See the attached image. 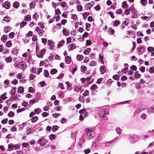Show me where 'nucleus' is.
I'll return each mask as SVG.
<instances>
[{
  "label": "nucleus",
  "mask_w": 154,
  "mask_h": 154,
  "mask_svg": "<svg viewBox=\"0 0 154 154\" xmlns=\"http://www.w3.org/2000/svg\"><path fill=\"white\" fill-rule=\"evenodd\" d=\"M120 23L119 21L117 20H115L114 22V25L115 26H117Z\"/></svg>",
  "instance_id": "680f3d73"
},
{
  "label": "nucleus",
  "mask_w": 154,
  "mask_h": 154,
  "mask_svg": "<svg viewBox=\"0 0 154 154\" xmlns=\"http://www.w3.org/2000/svg\"><path fill=\"white\" fill-rule=\"evenodd\" d=\"M27 24V22L25 21H23L20 24V28H23Z\"/></svg>",
  "instance_id": "473e14b6"
},
{
  "label": "nucleus",
  "mask_w": 154,
  "mask_h": 154,
  "mask_svg": "<svg viewBox=\"0 0 154 154\" xmlns=\"http://www.w3.org/2000/svg\"><path fill=\"white\" fill-rule=\"evenodd\" d=\"M145 67L143 66H141L139 70L142 72H144L145 71Z\"/></svg>",
  "instance_id": "69168bd1"
},
{
  "label": "nucleus",
  "mask_w": 154,
  "mask_h": 154,
  "mask_svg": "<svg viewBox=\"0 0 154 154\" xmlns=\"http://www.w3.org/2000/svg\"><path fill=\"white\" fill-rule=\"evenodd\" d=\"M91 51V49L90 48H88L84 51V53L85 54H88Z\"/></svg>",
  "instance_id": "4468645a"
},
{
  "label": "nucleus",
  "mask_w": 154,
  "mask_h": 154,
  "mask_svg": "<svg viewBox=\"0 0 154 154\" xmlns=\"http://www.w3.org/2000/svg\"><path fill=\"white\" fill-rule=\"evenodd\" d=\"M7 38V37L5 35H3L1 38V40L2 42H5L6 41Z\"/></svg>",
  "instance_id": "58836bf2"
},
{
  "label": "nucleus",
  "mask_w": 154,
  "mask_h": 154,
  "mask_svg": "<svg viewBox=\"0 0 154 154\" xmlns=\"http://www.w3.org/2000/svg\"><path fill=\"white\" fill-rule=\"evenodd\" d=\"M147 111L149 114L154 112V107H149L147 109Z\"/></svg>",
  "instance_id": "9b49d317"
},
{
  "label": "nucleus",
  "mask_w": 154,
  "mask_h": 154,
  "mask_svg": "<svg viewBox=\"0 0 154 154\" xmlns=\"http://www.w3.org/2000/svg\"><path fill=\"white\" fill-rule=\"evenodd\" d=\"M89 64L90 66H95L97 65V64L95 61L92 60L90 62Z\"/></svg>",
  "instance_id": "412c9836"
},
{
  "label": "nucleus",
  "mask_w": 154,
  "mask_h": 154,
  "mask_svg": "<svg viewBox=\"0 0 154 154\" xmlns=\"http://www.w3.org/2000/svg\"><path fill=\"white\" fill-rule=\"evenodd\" d=\"M20 67L21 69L24 70L26 69V63L24 61H21L20 63Z\"/></svg>",
  "instance_id": "1a4fd4ad"
},
{
  "label": "nucleus",
  "mask_w": 154,
  "mask_h": 154,
  "mask_svg": "<svg viewBox=\"0 0 154 154\" xmlns=\"http://www.w3.org/2000/svg\"><path fill=\"white\" fill-rule=\"evenodd\" d=\"M37 142L40 144V146H44L46 144L45 140L43 139H39Z\"/></svg>",
  "instance_id": "423d86ee"
},
{
  "label": "nucleus",
  "mask_w": 154,
  "mask_h": 154,
  "mask_svg": "<svg viewBox=\"0 0 154 154\" xmlns=\"http://www.w3.org/2000/svg\"><path fill=\"white\" fill-rule=\"evenodd\" d=\"M19 3L17 2H15L13 3V6L15 8H18L19 7Z\"/></svg>",
  "instance_id": "6ab92c4d"
},
{
  "label": "nucleus",
  "mask_w": 154,
  "mask_h": 154,
  "mask_svg": "<svg viewBox=\"0 0 154 154\" xmlns=\"http://www.w3.org/2000/svg\"><path fill=\"white\" fill-rule=\"evenodd\" d=\"M49 137L50 139L51 140H54L56 138V135L54 134H51L50 135Z\"/></svg>",
  "instance_id": "7c9ffc66"
},
{
  "label": "nucleus",
  "mask_w": 154,
  "mask_h": 154,
  "mask_svg": "<svg viewBox=\"0 0 154 154\" xmlns=\"http://www.w3.org/2000/svg\"><path fill=\"white\" fill-rule=\"evenodd\" d=\"M17 91L19 93H23L24 91V88L23 87H20L18 88Z\"/></svg>",
  "instance_id": "4be33fe9"
},
{
  "label": "nucleus",
  "mask_w": 154,
  "mask_h": 154,
  "mask_svg": "<svg viewBox=\"0 0 154 154\" xmlns=\"http://www.w3.org/2000/svg\"><path fill=\"white\" fill-rule=\"evenodd\" d=\"M5 60L7 62L10 63L12 61V58L10 57H8L5 58Z\"/></svg>",
  "instance_id": "bb28decb"
},
{
  "label": "nucleus",
  "mask_w": 154,
  "mask_h": 154,
  "mask_svg": "<svg viewBox=\"0 0 154 154\" xmlns=\"http://www.w3.org/2000/svg\"><path fill=\"white\" fill-rule=\"evenodd\" d=\"M77 9L79 11H81L82 10V7L81 5H78L77 6Z\"/></svg>",
  "instance_id": "c85d7f7f"
},
{
  "label": "nucleus",
  "mask_w": 154,
  "mask_h": 154,
  "mask_svg": "<svg viewBox=\"0 0 154 154\" xmlns=\"http://www.w3.org/2000/svg\"><path fill=\"white\" fill-rule=\"evenodd\" d=\"M7 93L5 92L4 93V94H2L1 96V98L3 100H5L7 97L6 96V95H7Z\"/></svg>",
  "instance_id": "72a5a7b5"
},
{
  "label": "nucleus",
  "mask_w": 154,
  "mask_h": 154,
  "mask_svg": "<svg viewBox=\"0 0 154 154\" xmlns=\"http://www.w3.org/2000/svg\"><path fill=\"white\" fill-rule=\"evenodd\" d=\"M65 43V41L64 40H62L61 41H60L59 43V44L58 45V47H60L62 46Z\"/></svg>",
  "instance_id": "37998d69"
},
{
  "label": "nucleus",
  "mask_w": 154,
  "mask_h": 154,
  "mask_svg": "<svg viewBox=\"0 0 154 154\" xmlns=\"http://www.w3.org/2000/svg\"><path fill=\"white\" fill-rule=\"evenodd\" d=\"M128 7V5L127 4L125 1H123L122 3V7L123 9H125Z\"/></svg>",
  "instance_id": "f3484780"
},
{
  "label": "nucleus",
  "mask_w": 154,
  "mask_h": 154,
  "mask_svg": "<svg viewBox=\"0 0 154 154\" xmlns=\"http://www.w3.org/2000/svg\"><path fill=\"white\" fill-rule=\"evenodd\" d=\"M81 71L83 72H84L87 69V67L85 66L82 65L81 67Z\"/></svg>",
  "instance_id": "cd10ccee"
},
{
  "label": "nucleus",
  "mask_w": 154,
  "mask_h": 154,
  "mask_svg": "<svg viewBox=\"0 0 154 154\" xmlns=\"http://www.w3.org/2000/svg\"><path fill=\"white\" fill-rule=\"evenodd\" d=\"M131 10L130 9H127L125 10L124 11V14L127 15H128L130 12Z\"/></svg>",
  "instance_id": "ea45409f"
},
{
  "label": "nucleus",
  "mask_w": 154,
  "mask_h": 154,
  "mask_svg": "<svg viewBox=\"0 0 154 154\" xmlns=\"http://www.w3.org/2000/svg\"><path fill=\"white\" fill-rule=\"evenodd\" d=\"M11 130L12 131L14 132L17 131V128L16 126H14L11 128Z\"/></svg>",
  "instance_id": "774afa93"
},
{
  "label": "nucleus",
  "mask_w": 154,
  "mask_h": 154,
  "mask_svg": "<svg viewBox=\"0 0 154 154\" xmlns=\"http://www.w3.org/2000/svg\"><path fill=\"white\" fill-rule=\"evenodd\" d=\"M134 77L137 78L138 79L140 77V75L137 72H136L134 73Z\"/></svg>",
  "instance_id": "4c0bfd02"
},
{
  "label": "nucleus",
  "mask_w": 154,
  "mask_h": 154,
  "mask_svg": "<svg viewBox=\"0 0 154 154\" xmlns=\"http://www.w3.org/2000/svg\"><path fill=\"white\" fill-rule=\"evenodd\" d=\"M35 132V130L31 128H26V134H32Z\"/></svg>",
  "instance_id": "0eeeda50"
},
{
  "label": "nucleus",
  "mask_w": 154,
  "mask_h": 154,
  "mask_svg": "<svg viewBox=\"0 0 154 154\" xmlns=\"http://www.w3.org/2000/svg\"><path fill=\"white\" fill-rule=\"evenodd\" d=\"M14 113L12 111H10L8 114V116L9 117H12L14 116Z\"/></svg>",
  "instance_id": "c03bdc74"
},
{
  "label": "nucleus",
  "mask_w": 154,
  "mask_h": 154,
  "mask_svg": "<svg viewBox=\"0 0 154 154\" xmlns=\"http://www.w3.org/2000/svg\"><path fill=\"white\" fill-rule=\"evenodd\" d=\"M38 119V117L37 116H34L32 117L31 119V121L33 122H36Z\"/></svg>",
  "instance_id": "393cba45"
},
{
  "label": "nucleus",
  "mask_w": 154,
  "mask_h": 154,
  "mask_svg": "<svg viewBox=\"0 0 154 154\" xmlns=\"http://www.w3.org/2000/svg\"><path fill=\"white\" fill-rule=\"evenodd\" d=\"M141 118L143 120H145L146 118V114L143 113L141 116Z\"/></svg>",
  "instance_id": "0e129e2a"
},
{
  "label": "nucleus",
  "mask_w": 154,
  "mask_h": 154,
  "mask_svg": "<svg viewBox=\"0 0 154 154\" xmlns=\"http://www.w3.org/2000/svg\"><path fill=\"white\" fill-rule=\"evenodd\" d=\"M3 20L7 22H9L11 20V18L9 17H4Z\"/></svg>",
  "instance_id": "b1692460"
},
{
  "label": "nucleus",
  "mask_w": 154,
  "mask_h": 154,
  "mask_svg": "<svg viewBox=\"0 0 154 154\" xmlns=\"http://www.w3.org/2000/svg\"><path fill=\"white\" fill-rule=\"evenodd\" d=\"M57 72V70L55 69H53L50 71V74L51 75H54Z\"/></svg>",
  "instance_id": "f704fd0d"
},
{
  "label": "nucleus",
  "mask_w": 154,
  "mask_h": 154,
  "mask_svg": "<svg viewBox=\"0 0 154 154\" xmlns=\"http://www.w3.org/2000/svg\"><path fill=\"white\" fill-rule=\"evenodd\" d=\"M130 68L131 70L134 71H136L137 69V67L134 65L131 66Z\"/></svg>",
  "instance_id": "09e8293b"
},
{
  "label": "nucleus",
  "mask_w": 154,
  "mask_h": 154,
  "mask_svg": "<svg viewBox=\"0 0 154 154\" xmlns=\"http://www.w3.org/2000/svg\"><path fill=\"white\" fill-rule=\"evenodd\" d=\"M91 152V150L89 149H85L84 151V152L86 154H88L89 153Z\"/></svg>",
  "instance_id": "052dcab7"
},
{
  "label": "nucleus",
  "mask_w": 154,
  "mask_h": 154,
  "mask_svg": "<svg viewBox=\"0 0 154 154\" xmlns=\"http://www.w3.org/2000/svg\"><path fill=\"white\" fill-rule=\"evenodd\" d=\"M60 5L62 8L65 7L66 5V3L65 2H62L60 3Z\"/></svg>",
  "instance_id": "bf43d9fd"
},
{
  "label": "nucleus",
  "mask_w": 154,
  "mask_h": 154,
  "mask_svg": "<svg viewBox=\"0 0 154 154\" xmlns=\"http://www.w3.org/2000/svg\"><path fill=\"white\" fill-rule=\"evenodd\" d=\"M11 29V27L10 26H7L5 28L4 31L5 32H9Z\"/></svg>",
  "instance_id": "aec40b11"
},
{
  "label": "nucleus",
  "mask_w": 154,
  "mask_h": 154,
  "mask_svg": "<svg viewBox=\"0 0 154 154\" xmlns=\"http://www.w3.org/2000/svg\"><path fill=\"white\" fill-rule=\"evenodd\" d=\"M89 94V92L88 91V90H85V92L83 94V95L84 96H86L88 95Z\"/></svg>",
  "instance_id": "338daca9"
},
{
  "label": "nucleus",
  "mask_w": 154,
  "mask_h": 154,
  "mask_svg": "<svg viewBox=\"0 0 154 154\" xmlns=\"http://www.w3.org/2000/svg\"><path fill=\"white\" fill-rule=\"evenodd\" d=\"M8 121V119L7 118H5V119H3L2 120L1 123L3 124H5L7 123Z\"/></svg>",
  "instance_id": "603ef678"
},
{
  "label": "nucleus",
  "mask_w": 154,
  "mask_h": 154,
  "mask_svg": "<svg viewBox=\"0 0 154 154\" xmlns=\"http://www.w3.org/2000/svg\"><path fill=\"white\" fill-rule=\"evenodd\" d=\"M108 31L110 32V34L111 35H113L114 33V30L111 28H109L108 29Z\"/></svg>",
  "instance_id": "864d4df0"
},
{
  "label": "nucleus",
  "mask_w": 154,
  "mask_h": 154,
  "mask_svg": "<svg viewBox=\"0 0 154 154\" xmlns=\"http://www.w3.org/2000/svg\"><path fill=\"white\" fill-rule=\"evenodd\" d=\"M71 58L69 56H67L65 58V62L67 64L70 63Z\"/></svg>",
  "instance_id": "2eb2a0df"
},
{
  "label": "nucleus",
  "mask_w": 154,
  "mask_h": 154,
  "mask_svg": "<svg viewBox=\"0 0 154 154\" xmlns=\"http://www.w3.org/2000/svg\"><path fill=\"white\" fill-rule=\"evenodd\" d=\"M91 26V25L89 23H86V29L87 31L89 30V28Z\"/></svg>",
  "instance_id": "de8ad7c7"
},
{
  "label": "nucleus",
  "mask_w": 154,
  "mask_h": 154,
  "mask_svg": "<svg viewBox=\"0 0 154 154\" xmlns=\"http://www.w3.org/2000/svg\"><path fill=\"white\" fill-rule=\"evenodd\" d=\"M45 52V50L44 49H42L40 52H37L36 53V55L39 58H42L43 57Z\"/></svg>",
  "instance_id": "39448f33"
},
{
  "label": "nucleus",
  "mask_w": 154,
  "mask_h": 154,
  "mask_svg": "<svg viewBox=\"0 0 154 154\" xmlns=\"http://www.w3.org/2000/svg\"><path fill=\"white\" fill-rule=\"evenodd\" d=\"M74 91L77 92L81 93L84 91V89L81 86L76 85L74 88Z\"/></svg>",
  "instance_id": "7ed1b4c3"
},
{
  "label": "nucleus",
  "mask_w": 154,
  "mask_h": 154,
  "mask_svg": "<svg viewBox=\"0 0 154 154\" xmlns=\"http://www.w3.org/2000/svg\"><path fill=\"white\" fill-rule=\"evenodd\" d=\"M3 6L6 9H8L10 7V4L9 2H6L3 3Z\"/></svg>",
  "instance_id": "6e6552de"
},
{
  "label": "nucleus",
  "mask_w": 154,
  "mask_h": 154,
  "mask_svg": "<svg viewBox=\"0 0 154 154\" xmlns=\"http://www.w3.org/2000/svg\"><path fill=\"white\" fill-rule=\"evenodd\" d=\"M58 128V127L57 125H55L53 127L52 131L54 132L56 131Z\"/></svg>",
  "instance_id": "79ce46f5"
},
{
  "label": "nucleus",
  "mask_w": 154,
  "mask_h": 154,
  "mask_svg": "<svg viewBox=\"0 0 154 154\" xmlns=\"http://www.w3.org/2000/svg\"><path fill=\"white\" fill-rule=\"evenodd\" d=\"M35 112L37 114L40 112L41 109L40 108H37L34 110Z\"/></svg>",
  "instance_id": "3c124183"
},
{
  "label": "nucleus",
  "mask_w": 154,
  "mask_h": 154,
  "mask_svg": "<svg viewBox=\"0 0 154 154\" xmlns=\"http://www.w3.org/2000/svg\"><path fill=\"white\" fill-rule=\"evenodd\" d=\"M98 117L100 119H102L104 116L105 114L104 110L103 109H99L98 111Z\"/></svg>",
  "instance_id": "f03ea898"
},
{
  "label": "nucleus",
  "mask_w": 154,
  "mask_h": 154,
  "mask_svg": "<svg viewBox=\"0 0 154 154\" xmlns=\"http://www.w3.org/2000/svg\"><path fill=\"white\" fill-rule=\"evenodd\" d=\"M94 136V133L88 130L86 135H83L82 138L83 140L85 141V140L84 139L85 137L87 140H89L92 139Z\"/></svg>",
  "instance_id": "f257e3e1"
},
{
  "label": "nucleus",
  "mask_w": 154,
  "mask_h": 154,
  "mask_svg": "<svg viewBox=\"0 0 154 154\" xmlns=\"http://www.w3.org/2000/svg\"><path fill=\"white\" fill-rule=\"evenodd\" d=\"M116 131L119 134H121L122 133V130L119 128H116Z\"/></svg>",
  "instance_id": "2f4dec72"
},
{
  "label": "nucleus",
  "mask_w": 154,
  "mask_h": 154,
  "mask_svg": "<svg viewBox=\"0 0 154 154\" xmlns=\"http://www.w3.org/2000/svg\"><path fill=\"white\" fill-rule=\"evenodd\" d=\"M146 109V106L144 105H139L137 107L136 111V113L137 114L139 113L141 111L144 110Z\"/></svg>",
  "instance_id": "20e7f679"
},
{
  "label": "nucleus",
  "mask_w": 154,
  "mask_h": 154,
  "mask_svg": "<svg viewBox=\"0 0 154 154\" xmlns=\"http://www.w3.org/2000/svg\"><path fill=\"white\" fill-rule=\"evenodd\" d=\"M36 3H35L34 1H32L31 3L29 4V6L30 8H34L35 6Z\"/></svg>",
  "instance_id": "a211bd4d"
},
{
  "label": "nucleus",
  "mask_w": 154,
  "mask_h": 154,
  "mask_svg": "<svg viewBox=\"0 0 154 154\" xmlns=\"http://www.w3.org/2000/svg\"><path fill=\"white\" fill-rule=\"evenodd\" d=\"M83 57L82 55H78L76 57L77 59L78 60H80L83 59Z\"/></svg>",
  "instance_id": "e433bc0d"
},
{
  "label": "nucleus",
  "mask_w": 154,
  "mask_h": 154,
  "mask_svg": "<svg viewBox=\"0 0 154 154\" xmlns=\"http://www.w3.org/2000/svg\"><path fill=\"white\" fill-rule=\"evenodd\" d=\"M140 3L143 5H146L147 3L146 0H140Z\"/></svg>",
  "instance_id": "a19ab883"
},
{
  "label": "nucleus",
  "mask_w": 154,
  "mask_h": 154,
  "mask_svg": "<svg viewBox=\"0 0 154 154\" xmlns=\"http://www.w3.org/2000/svg\"><path fill=\"white\" fill-rule=\"evenodd\" d=\"M82 15L84 18L85 19L89 15V14L88 12L85 13H84Z\"/></svg>",
  "instance_id": "e2e57ef3"
},
{
  "label": "nucleus",
  "mask_w": 154,
  "mask_h": 154,
  "mask_svg": "<svg viewBox=\"0 0 154 154\" xmlns=\"http://www.w3.org/2000/svg\"><path fill=\"white\" fill-rule=\"evenodd\" d=\"M6 45L7 47L9 48L12 45V44L11 41H8L6 42Z\"/></svg>",
  "instance_id": "49530a36"
},
{
  "label": "nucleus",
  "mask_w": 154,
  "mask_h": 154,
  "mask_svg": "<svg viewBox=\"0 0 154 154\" xmlns=\"http://www.w3.org/2000/svg\"><path fill=\"white\" fill-rule=\"evenodd\" d=\"M100 69L101 74H103L105 72L106 68L104 66H101L100 67Z\"/></svg>",
  "instance_id": "ddd939ff"
},
{
  "label": "nucleus",
  "mask_w": 154,
  "mask_h": 154,
  "mask_svg": "<svg viewBox=\"0 0 154 154\" xmlns=\"http://www.w3.org/2000/svg\"><path fill=\"white\" fill-rule=\"evenodd\" d=\"M62 32L63 35H68L69 33V31L65 28L63 29Z\"/></svg>",
  "instance_id": "9d476101"
},
{
  "label": "nucleus",
  "mask_w": 154,
  "mask_h": 154,
  "mask_svg": "<svg viewBox=\"0 0 154 154\" xmlns=\"http://www.w3.org/2000/svg\"><path fill=\"white\" fill-rule=\"evenodd\" d=\"M99 59L100 60V62L103 64H104V63L103 61V57L102 56L101 54H99Z\"/></svg>",
  "instance_id": "c756f323"
},
{
  "label": "nucleus",
  "mask_w": 154,
  "mask_h": 154,
  "mask_svg": "<svg viewBox=\"0 0 154 154\" xmlns=\"http://www.w3.org/2000/svg\"><path fill=\"white\" fill-rule=\"evenodd\" d=\"M17 88L15 87H14L12 88V89L11 91V94L12 95H14L15 94V91L16 90Z\"/></svg>",
  "instance_id": "5701e85b"
},
{
  "label": "nucleus",
  "mask_w": 154,
  "mask_h": 154,
  "mask_svg": "<svg viewBox=\"0 0 154 154\" xmlns=\"http://www.w3.org/2000/svg\"><path fill=\"white\" fill-rule=\"evenodd\" d=\"M14 147V145L12 144H9L8 145V149L9 151H11Z\"/></svg>",
  "instance_id": "a18cd8bd"
},
{
  "label": "nucleus",
  "mask_w": 154,
  "mask_h": 154,
  "mask_svg": "<svg viewBox=\"0 0 154 154\" xmlns=\"http://www.w3.org/2000/svg\"><path fill=\"white\" fill-rule=\"evenodd\" d=\"M31 19V17L29 15H27L24 18V20L27 21H30Z\"/></svg>",
  "instance_id": "c9c22d12"
},
{
  "label": "nucleus",
  "mask_w": 154,
  "mask_h": 154,
  "mask_svg": "<svg viewBox=\"0 0 154 154\" xmlns=\"http://www.w3.org/2000/svg\"><path fill=\"white\" fill-rule=\"evenodd\" d=\"M49 75L48 71L47 70H45L44 71V75L45 77H47Z\"/></svg>",
  "instance_id": "13d9d810"
},
{
  "label": "nucleus",
  "mask_w": 154,
  "mask_h": 154,
  "mask_svg": "<svg viewBox=\"0 0 154 154\" xmlns=\"http://www.w3.org/2000/svg\"><path fill=\"white\" fill-rule=\"evenodd\" d=\"M97 88V87L96 85L94 84L92 85L91 87V89L92 91L96 90Z\"/></svg>",
  "instance_id": "a878e982"
},
{
  "label": "nucleus",
  "mask_w": 154,
  "mask_h": 154,
  "mask_svg": "<svg viewBox=\"0 0 154 154\" xmlns=\"http://www.w3.org/2000/svg\"><path fill=\"white\" fill-rule=\"evenodd\" d=\"M55 12L57 15H59L60 14V11L58 8H57V9L55 10Z\"/></svg>",
  "instance_id": "6e6d98bb"
},
{
  "label": "nucleus",
  "mask_w": 154,
  "mask_h": 154,
  "mask_svg": "<svg viewBox=\"0 0 154 154\" xmlns=\"http://www.w3.org/2000/svg\"><path fill=\"white\" fill-rule=\"evenodd\" d=\"M75 45V44H73L69 45L68 46L69 49L70 51L71 50H73L75 49L76 48Z\"/></svg>",
  "instance_id": "f8f14e48"
},
{
  "label": "nucleus",
  "mask_w": 154,
  "mask_h": 154,
  "mask_svg": "<svg viewBox=\"0 0 154 154\" xmlns=\"http://www.w3.org/2000/svg\"><path fill=\"white\" fill-rule=\"evenodd\" d=\"M147 50L148 51L151 52L154 51V48L153 47H148L147 48Z\"/></svg>",
  "instance_id": "8fccbe9b"
},
{
  "label": "nucleus",
  "mask_w": 154,
  "mask_h": 154,
  "mask_svg": "<svg viewBox=\"0 0 154 154\" xmlns=\"http://www.w3.org/2000/svg\"><path fill=\"white\" fill-rule=\"evenodd\" d=\"M93 5L91 3H88L86 4L85 7L87 9H90L92 7Z\"/></svg>",
  "instance_id": "dca6fc26"
},
{
  "label": "nucleus",
  "mask_w": 154,
  "mask_h": 154,
  "mask_svg": "<svg viewBox=\"0 0 154 154\" xmlns=\"http://www.w3.org/2000/svg\"><path fill=\"white\" fill-rule=\"evenodd\" d=\"M14 33L13 32H11L9 33V37L10 38H13L14 37Z\"/></svg>",
  "instance_id": "4d7b16f0"
},
{
  "label": "nucleus",
  "mask_w": 154,
  "mask_h": 154,
  "mask_svg": "<svg viewBox=\"0 0 154 154\" xmlns=\"http://www.w3.org/2000/svg\"><path fill=\"white\" fill-rule=\"evenodd\" d=\"M35 77V76L34 75L31 74L29 75V79L30 80H33Z\"/></svg>",
  "instance_id": "5fc2aeb1"
}]
</instances>
